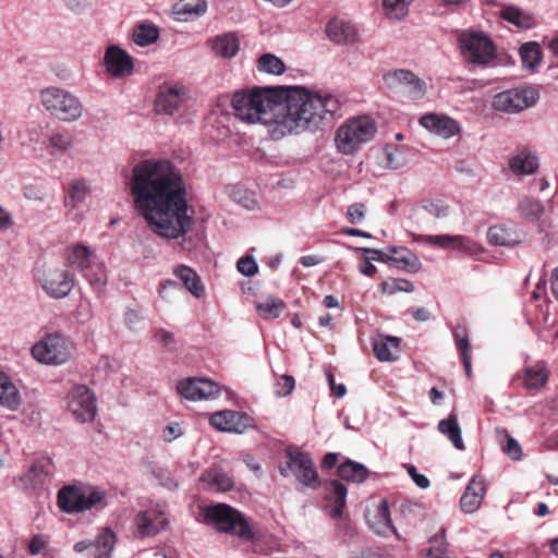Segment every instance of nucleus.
<instances>
[{"label": "nucleus", "instance_id": "f257e3e1", "mask_svg": "<svg viewBox=\"0 0 558 558\" xmlns=\"http://www.w3.org/2000/svg\"><path fill=\"white\" fill-rule=\"evenodd\" d=\"M134 206L158 236L183 238L194 219L181 171L168 159H145L132 169L129 182Z\"/></svg>", "mask_w": 558, "mask_h": 558}, {"label": "nucleus", "instance_id": "f03ea898", "mask_svg": "<svg viewBox=\"0 0 558 558\" xmlns=\"http://www.w3.org/2000/svg\"><path fill=\"white\" fill-rule=\"evenodd\" d=\"M341 116V105L335 95L294 87L280 100L277 125L281 133H314L328 128Z\"/></svg>", "mask_w": 558, "mask_h": 558}, {"label": "nucleus", "instance_id": "7ed1b4c3", "mask_svg": "<svg viewBox=\"0 0 558 558\" xmlns=\"http://www.w3.org/2000/svg\"><path fill=\"white\" fill-rule=\"evenodd\" d=\"M283 90L274 87H254L236 92L231 100L235 116L248 123L277 124Z\"/></svg>", "mask_w": 558, "mask_h": 558}, {"label": "nucleus", "instance_id": "20e7f679", "mask_svg": "<svg viewBox=\"0 0 558 558\" xmlns=\"http://www.w3.org/2000/svg\"><path fill=\"white\" fill-rule=\"evenodd\" d=\"M39 101L50 116L63 122L78 121L84 113V106L72 92L49 86L39 92Z\"/></svg>", "mask_w": 558, "mask_h": 558}, {"label": "nucleus", "instance_id": "39448f33", "mask_svg": "<svg viewBox=\"0 0 558 558\" xmlns=\"http://www.w3.org/2000/svg\"><path fill=\"white\" fill-rule=\"evenodd\" d=\"M458 46L463 60L473 66L486 68L497 58L494 41L483 32L462 31Z\"/></svg>", "mask_w": 558, "mask_h": 558}, {"label": "nucleus", "instance_id": "423d86ee", "mask_svg": "<svg viewBox=\"0 0 558 558\" xmlns=\"http://www.w3.org/2000/svg\"><path fill=\"white\" fill-rule=\"evenodd\" d=\"M108 505L106 490L99 487L65 486L58 493V506L68 513L102 509Z\"/></svg>", "mask_w": 558, "mask_h": 558}, {"label": "nucleus", "instance_id": "0eeeda50", "mask_svg": "<svg viewBox=\"0 0 558 558\" xmlns=\"http://www.w3.org/2000/svg\"><path fill=\"white\" fill-rule=\"evenodd\" d=\"M376 131V124L369 117L351 119L337 130L335 143L340 153L350 155L371 141Z\"/></svg>", "mask_w": 558, "mask_h": 558}, {"label": "nucleus", "instance_id": "6e6552de", "mask_svg": "<svg viewBox=\"0 0 558 558\" xmlns=\"http://www.w3.org/2000/svg\"><path fill=\"white\" fill-rule=\"evenodd\" d=\"M205 521L218 531L239 536L244 541L253 538L254 533L243 514L226 504L207 507Z\"/></svg>", "mask_w": 558, "mask_h": 558}, {"label": "nucleus", "instance_id": "1a4fd4ad", "mask_svg": "<svg viewBox=\"0 0 558 558\" xmlns=\"http://www.w3.org/2000/svg\"><path fill=\"white\" fill-rule=\"evenodd\" d=\"M72 342L59 332L47 335L35 343L31 350L32 355L41 364L61 365L72 355Z\"/></svg>", "mask_w": 558, "mask_h": 558}, {"label": "nucleus", "instance_id": "9d476101", "mask_svg": "<svg viewBox=\"0 0 558 558\" xmlns=\"http://www.w3.org/2000/svg\"><path fill=\"white\" fill-rule=\"evenodd\" d=\"M539 99L534 87H518L500 92L493 96L492 108L495 111L514 114L533 107Z\"/></svg>", "mask_w": 558, "mask_h": 558}, {"label": "nucleus", "instance_id": "9b49d317", "mask_svg": "<svg viewBox=\"0 0 558 558\" xmlns=\"http://www.w3.org/2000/svg\"><path fill=\"white\" fill-rule=\"evenodd\" d=\"M287 458V464L279 466V472L283 477L293 474L306 487L315 489L319 486L320 483L314 462L308 454L299 450H288Z\"/></svg>", "mask_w": 558, "mask_h": 558}, {"label": "nucleus", "instance_id": "f8f14e48", "mask_svg": "<svg viewBox=\"0 0 558 558\" xmlns=\"http://www.w3.org/2000/svg\"><path fill=\"white\" fill-rule=\"evenodd\" d=\"M54 472V463L50 458H41L22 475L14 477V485L26 494H37L45 488Z\"/></svg>", "mask_w": 558, "mask_h": 558}, {"label": "nucleus", "instance_id": "ddd939ff", "mask_svg": "<svg viewBox=\"0 0 558 558\" xmlns=\"http://www.w3.org/2000/svg\"><path fill=\"white\" fill-rule=\"evenodd\" d=\"M385 86L393 93L402 94L410 99L423 98L426 93L425 83L410 70H393L383 75Z\"/></svg>", "mask_w": 558, "mask_h": 558}, {"label": "nucleus", "instance_id": "4468645a", "mask_svg": "<svg viewBox=\"0 0 558 558\" xmlns=\"http://www.w3.org/2000/svg\"><path fill=\"white\" fill-rule=\"evenodd\" d=\"M70 413L81 423L90 422L97 413L96 398L85 385L74 386L66 396Z\"/></svg>", "mask_w": 558, "mask_h": 558}, {"label": "nucleus", "instance_id": "2eb2a0df", "mask_svg": "<svg viewBox=\"0 0 558 558\" xmlns=\"http://www.w3.org/2000/svg\"><path fill=\"white\" fill-rule=\"evenodd\" d=\"M189 93L184 86L163 85L155 99V111L158 114L174 116L185 110Z\"/></svg>", "mask_w": 558, "mask_h": 558}, {"label": "nucleus", "instance_id": "dca6fc26", "mask_svg": "<svg viewBox=\"0 0 558 558\" xmlns=\"http://www.w3.org/2000/svg\"><path fill=\"white\" fill-rule=\"evenodd\" d=\"M169 524L167 514L159 506L149 507L136 514L134 519L135 535L137 537H151L165 530Z\"/></svg>", "mask_w": 558, "mask_h": 558}, {"label": "nucleus", "instance_id": "f3484780", "mask_svg": "<svg viewBox=\"0 0 558 558\" xmlns=\"http://www.w3.org/2000/svg\"><path fill=\"white\" fill-rule=\"evenodd\" d=\"M117 542L116 534L110 529H104L94 541H80L73 550L84 554L86 558H111Z\"/></svg>", "mask_w": 558, "mask_h": 558}, {"label": "nucleus", "instance_id": "a211bd4d", "mask_svg": "<svg viewBox=\"0 0 558 558\" xmlns=\"http://www.w3.org/2000/svg\"><path fill=\"white\" fill-rule=\"evenodd\" d=\"M177 390L186 400L198 401L216 398L220 392V387L207 378L190 377L180 380Z\"/></svg>", "mask_w": 558, "mask_h": 558}, {"label": "nucleus", "instance_id": "6ab92c4d", "mask_svg": "<svg viewBox=\"0 0 558 558\" xmlns=\"http://www.w3.org/2000/svg\"><path fill=\"white\" fill-rule=\"evenodd\" d=\"M75 287L74 276L66 269H49L41 279L43 290L52 299H64Z\"/></svg>", "mask_w": 558, "mask_h": 558}, {"label": "nucleus", "instance_id": "aec40b11", "mask_svg": "<svg viewBox=\"0 0 558 558\" xmlns=\"http://www.w3.org/2000/svg\"><path fill=\"white\" fill-rule=\"evenodd\" d=\"M104 64L110 76L114 78L130 76L134 69L132 57L117 45H110L106 49Z\"/></svg>", "mask_w": 558, "mask_h": 558}, {"label": "nucleus", "instance_id": "412c9836", "mask_svg": "<svg viewBox=\"0 0 558 558\" xmlns=\"http://www.w3.org/2000/svg\"><path fill=\"white\" fill-rule=\"evenodd\" d=\"M209 422L218 430L242 434L251 425L252 418L246 413L226 410L214 413Z\"/></svg>", "mask_w": 558, "mask_h": 558}, {"label": "nucleus", "instance_id": "4be33fe9", "mask_svg": "<svg viewBox=\"0 0 558 558\" xmlns=\"http://www.w3.org/2000/svg\"><path fill=\"white\" fill-rule=\"evenodd\" d=\"M326 35L336 45H353L359 41L356 26L339 17H335L327 23Z\"/></svg>", "mask_w": 558, "mask_h": 558}, {"label": "nucleus", "instance_id": "5701e85b", "mask_svg": "<svg viewBox=\"0 0 558 558\" xmlns=\"http://www.w3.org/2000/svg\"><path fill=\"white\" fill-rule=\"evenodd\" d=\"M420 124L444 138H450L460 132V125L454 119L436 113L424 114L420 119Z\"/></svg>", "mask_w": 558, "mask_h": 558}, {"label": "nucleus", "instance_id": "b1692460", "mask_svg": "<svg viewBox=\"0 0 558 558\" xmlns=\"http://www.w3.org/2000/svg\"><path fill=\"white\" fill-rule=\"evenodd\" d=\"M420 239L429 245L438 246L445 250H457L463 253H472L475 247V242L464 235H422Z\"/></svg>", "mask_w": 558, "mask_h": 558}, {"label": "nucleus", "instance_id": "393cba45", "mask_svg": "<svg viewBox=\"0 0 558 558\" xmlns=\"http://www.w3.org/2000/svg\"><path fill=\"white\" fill-rule=\"evenodd\" d=\"M486 494L485 480L481 475L474 476L460 498L461 509L465 513L475 512Z\"/></svg>", "mask_w": 558, "mask_h": 558}, {"label": "nucleus", "instance_id": "a878e982", "mask_svg": "<svg viewBox=\"0 0 558 558\" xmlns=\"http://www.w3.org/2000/svg\"><path fill=\"white\" fill-rule=\"evenodd\" d=\"M213 53L221 59H232L240 50V39L236 33L227 32L208 40Z\"/></svg>", "mask_w": 558, "mask_h": 558}, {"label": "nucleus", "instance_id": "bb28decb", "mask_svg": "<svg viewBox=\"0 0 558 558\" xmlns=\"http://www.w3.org/2000/svg\"><path fill=\"white\" fill-rule=\"evenodd\" d=\"M508 165L514 175H529L537 170L538 158L531 150L521 149L510 157Z\"/></svg>", "mask_w": 558, "mask_h": 558}, {"label": "nucleus", "instance_id": "cd10ccee", "mask_svg": "<svg viewBox=\"0 0 558 558\" xmlns=\"http://www.w3.org/2000/svg\"><path fill=\"white\" fill-rule=\"evenodd\" d=\"M487 240L493 245L515 246L522 242V236L514 228L495 225L488 228Z\"/></svg>", "mask_w": 558, "mask_h": 558}, {"label": "nucleus", "instance_id": "c85d7f7f", "mask_svg": "<svg viewBox=\"0 0 558 558\" xmlns=\"http://www.w3.org/2000/svg\"><path fill=\"white\" fill-rule=\"evenodd\" d=\"M388 251L390 253V256H388L389 260L393 263L399 269L409 272H416L420 270V258L409 248L403 246H390L388 247Z\"/></svg>", "mask_w": 558, "mask_h": 558}, {"label": "nucleus", "instance_id": "c756f323", "mask_svg": "<svg viewBox=\"0 0 558 558\" xmlns=\"http://www.w3.org/2000/svg\"><path fill=\"white\" fill-rule=\"evenodd\" d=\"M400 338L392 336H378L373 340L375 356L381 362L395 361L398 357Z\"/></svg>", "mask_w": 558, "mask_h": 558}, {"label": "nucleus", "instance_id": "7c9ffc66", "mask_svg": "<svg viewBox=\"0 0 558 558\" xmlns=\"http://www.w3.org/2000/svg\"><path fill=\"white\" fill-rule=\"evenodd\" d=\"M326 498L333 502L331 517L338 519L342 515L345 507L348 488L338 480H331L325 485Z\"/></svg>", "mask_w": 558, "mask_h": 558}, {"label": "nucleus", "instance_id": "2f4dec72", "mask_svg": "<svg viewBox=\"0 0 558 558\" xmlns=\"http://www.w3.org/2000/svg\"><path fill=\"white\" fill-rule=\"evenodd\" d=\"M368 524L378 535L387 536L390 533L396 534L387 501H381L377 506L376 512L368 518Z\"/></svg>", "mask_w": 558, "mask_h": 558}, {"label": "nucleus", "instance_id": "473e14b6", "mask_svg": "<svg viewBox=\"0 0 558 558\" xmlns=\"http://www.w3.org/2000/svg\"><path fill=\"white\" fill-rule=\"evenodd\" d=\"M206 0H180L172 8L178 21H189L202 16L207 11Z\"/></svg>", "mask_w": 558, "mask_h": 558}, {"label": "nucleus", "instance_id": "72a5a7b5", "mask_svg": "<svg viewBox=\"0 0 558 558\" xmlns=\"http://www.w3.org/2000/svg\"><path fill=\"white\" fill-rule=\"evenodd\" d=\"M21 403L22 399L17 387L8 375L0 373V405L10 411H15Z\"/></svg>", "mask_w": 558, "mask_h": 558}, {"label": "nucleus", "instance_id": "f704fd0d", "mask_svg": "<svg viewBox=\"0 0 558 558\" xmlns=\"http://www.w3.org/2000/svg\"><path fill=\"white\" fill-rule=\"evenodd\" d=\"M92 256L93 252L88 246L74 244L68 248L66 262L83 275L93 266Z\"/></svg>", "mask_w": 558, "mask_h": 558}, {"label": "nucleus", "instance_id": "c9c22d12", "mask_svg": "<svg viewBox=\"0 0 558 558\" xmlns=\"http://www.w3.org/2000/svg\"><path fill=\"white\" fill-rule=\"evenodd\" d=\"M519 53L523 68L532 73L537 72L543 61L541 45L536 41L525 43L520 47Z\"/></svg>", "mask_w": 558, "mask_h": 558}, {"label": "nucleus", "instance_id": "e433bc0d", "mask_svg": "<svg viewBox=\"0 0 558 558\" xmlns=\"http://www.w3.org/2000/svg\"><path fill=\"white\" fill-rule=\"evenodd\" d=\"M174 275L183 282L184 287L195 298H202L205 293V287L201 277L191 267L180 265L174 269Z\"/></svg>", "mask_w": 558, "mask_h": 558}, {"label": "nucleus", "instance_id": "4c0bfd02", "mask_svg": "<svg viewBox=\"0 0 558 558\" xmlns=\"http://www.w3.org/2000/svg\"><path fill=\"white\" fill-rule=\"evenodd\" d=\"M500 17L522 29H530L535 25L533 14L515 5L504 7L500 11Z\"/></svg>", "mask_w": 558, "mask_h": 558}, {"label": "nucleus", "instance_id": "58836bf2", "mask_svg": "<svg viewBox=\"0 0 558 558\" xmlns=\"http://www.w3.org/2000/svg\"><path fill=\"white\" fill-rule=\"evenodd\" d=\"M201 481L207 485L209 489L217 492L230 490L234 485L233 480L218 468L205 471L201 476Z\"/></svg>", "mask_w": 558, "mask_h": 558}, {"label": "nucleus", "instance_id": "ea45409f", "mask_svg": "<svg viewBox=\"0 0 558 558\" xmlns=\"http://www.w3.org/2000/svg\"><path fill=\"white\" fill-rule=\"evenodd\" d=\"M438 430L447 436L453 447L458 450H464L465 446L462 439V432L458 423L457 415L450 413L447 418L439 421Z\"/></svg>", "mask_w": 558, "mask_h": 558}, {"label": "nucleus", "instance_id": "a19ab883", "mask_svg": "<svg viewBox=\"0 0 558 558\" xmlns=\"http://www.w3.org/2000/svg\"><path fill=\"white\" fill-rule=\"evenodd\" d=\"M518 213L521 218L536 222L545 214V206L536 198L522 196L518 203Z\"/></svg>", "mask_w": 558, "mask_h": 558}, {"label": "nucleus", "instance_id": "79ce46f5", "mask_svg": "<svg viewBox=\"0 0 558 558\" xmlns=\"http://www.w3.org/2000/svg\"><path fill=\"white\" fill-rule=\"evenodd\" d=\"M338 475L344 481L362 483L367 478L368 470L361 463L347 460L338 466Z\"/></svg>", "mask_w": 558, "mask_h": 558}, {"label": "nucleus", "instance_id": "37998d69", "mask_svg": "<svg viewBox=\"0 0 558 558\" xmlns=\"http://www.w3.org/2000/svg\"><path fill=\"white\" fill-rule=\"evenodd\" d=\"M89 193V185L85 179H76L69 183L65 196V206L75 208L83 203Z\"/></svg>", "mask_w": 558, "mask_h": 558}, {"label": "nucleus", "instance_id": "c03bdc74", "mask_svg": "<svg viewBox=\"0 0 558 558\" xmlns=\"http://www.w3.org/2000/svg\"><path fill=\"white\" fill-rule=\"evenodd\" d=\"M228 194L234 203L241 205L245 209L255 210L258 208V202L256 199L255 193L248 191L242 185L236 184L230 186Z\"/></svg>", "mask_w": 558, "mask_h": 558}, {"label": "nucleus", "instance_id": "a18cd8bd", "mask_svg": "<svg viewBox=\"0 0 558 558\" xmlns=\"http://www.w3.org/2000/svg\"><path fill=\"white\" fill-rule=\"evenodd\" d=\"M414 0H383V10L386 17L393 21L404 20L410 12Z\"/></svg>", "mask_w": 558, "mask_h": 558}, {"label": "nucleus", "instance_id": "49530a36", "mask_svg": "<svg viewBox=\"0 0 558 558\" xmlns=\"http://www.w3.org/2000/svg\"><path fill=\"white\" fill-rule=\"evenodd\" d=\"M132 38L137 46L146 47L158 40L159 29L154 24L143 23L134 28Z\"/></svg>", "mask_w": 558, "mask_h": 558}, {"label": "nucleus", "instance_id": "de8ad7c7", "mask_svg": "<svg viewBox=\"0 0 558 558\" xmlns=\"http://www.w3.org/2000/svg\"><path fill=\"white\" fill-rule=\"evenodd\" d=\"M284 308V302L274 296H268L264 302L256 304V310L264 319L279 317Z\"/></svg>", "mask_w": 558, "mask_h": 558}, {"label": "nucleus", "instance_id": "09e8293b", "mask_svg": "<svg viewBox=\"0 0 558 558\" xmlns=\"http://www.w3.org/2000/svg\"><path fill=\"white\" fill-rule=\"evenodd\" d=\"M48 146L58 153H68L73 146V137L66 130L53 131L48 137Z\"/></svg>", "mask_w": 558, "mask_h": 558}, {"label": "nucleus", "instance_id": "8fccbe9b", "mask_svg": "<svg viewBox=\"0 0 558 558\" xmlns=\"http://www.w3.org/2000/svg\"><path fill=\"white\" fill-rule=\"evenodd\" d=\"M257 69L268 74L280 75L286 71V65L279 57L264 53L258 58Z\"/></svg>", "mask_w": 558, "mask_h": 558}, {"label": "nucleus", "instance_id": "3c124183", "mask_svg": "<svg viewBox=\"0 0 558 558\" xmlns=\"http://www.w3.org/2000/svg\"><path fill=\"white\" fill-rule=\"evenodd\" d=\"M384 293L395 294L397 292L412 293L415 290L414 283L407 279H391L380 283Z\"/></svg>", "mask_w": 558, "mask_h": 558}, {"label": "nucleus", "instance_id": "603ef678", "mask_svg": "<svg viewBox=\"0 0 558 558\" xmlns=\"http://www.w3.org/2000/svg\"><path fill=\"white\" fill-rule=\"evenodd\" d=\"M543 45L550 53L547 70L558 69V31L543 38Z\"/></svg>", "mask_w": 558, "mask_h": 558}, {"label": "nucleus", "instance_id": "864d4df0", "mask_svg": "<svg viewBox=\"0 0 558 558\" xmlns=\"http://www.w3.org/2000/svg\"><path fill=\"white\" fill-rule=\"evenodd\" d=\"M547 374L544 368H527L525 372V385L529 388H538L545 384Z\"/></svg>", "mask_w": 558, "mask_h": 558}, {"label": "nucleus", "instance_id": "5fc2aeb1", "mask_svg": "<svg viewBox=\"0 0 558 558\" xmlns=\"http://www.w3.org/2000/svg\"><path fill=\"white\" fill-rule=\"evenodd\" d=\"M295 387V380L291 375L280 376L275 384V392L278 397L290 395Z\"/></svg>", "mask_w": 558, "mask_h": 558}, {"label": "nucleus", "instance_id": "6e6d98bb", "mask_svg": "<svg viewBox=\"0 0 558 558\" xmlns=\"http://www.w3.org/2000/svg\"><path fill=\"white\" fill-rule=\"evenodd\" d=\"M83 277L95 288H102L106 282V275L100 267L94 268L93 266L83 274Z\"/></svg>", "mask_w": 558, "mask_h": 558}, {"label": "nucleus", "instance_id": "4d7b16f0", "mask_svg": "<svg viewBox=\"0 0 558 558\" xmlns=\"http://www.w3.org/2000/svg\"><path fill=\"white\" fill-rule=\"evenodd\" d=\"M453 338L462 357L463 355L471 354L470 341L466 329L464 327L456 328L453 331Z\"/></svg>", "mask_w": 558, "mask_h": 558}, {"label": "nucleus", "instance_id": "13d9d810", "mask_svg": "<svg viewBox=\"0 0 558 558\" xmlns=\"http://www.w3.org/2000/svg\"><path fill=\"white\" fill-rule=\"evenodd\" d=\"M143 322H144V315L138 310L129 308L124 313V324L132 331L140 330Z\"/></svg>", "mask_w": 558, "mask_h": 558}, {"label": "nucleus", "instance_id": "bf43d9fd", "mask_svg": "<svg viewBox=\"0 0 558 558\" xmlns=\"http://www.w3.org/2000/svg\"><path fill=\"white\" fill-rule=\"evenodd\" d=\"M423 208L437 219L446 218L449 215V206L441 201H433L423 206Z\"/></svg>", "mask_w": 558, "mask_h": 558}, {"label": "nucleus", "instance_id": "052dcab7", "mask_svg": "<svg viewBox=\"0 0 558 558\" xmlns=\"http://www.w3.org/2000/svg\"><path fill=\"white\" fill-rule=\"evenodd\" d=\"M154 340L166 348L169 351H172L175 349V339L172 332L166 330V329H156L154 331Z\"/></svg>", "mask_w": 558, "mask_h": 558}, {"label": "nucleus", "instance_id": "680f3d73", "mask_svg": "<svg viewBox=\"0 0 558 558\" xmlns=\"http://www.w3.org/2000/svg\"><path fill=\"white\" fill-rule=\"evenodd\" d=\"M236 268L240 274L246 277L254 276L258 271V266L252 256H245L238 260Z\"/></svg>", "mask_w": 558, "mask_h": 558}, {"label": "nucleus", "instance_id": "e2e57ef3", "mask_svg": "<svg viewBox=\"0 0 558 558\" xmlns=\"http://www.w3.org/2000/svg\"><path fill=\"white\" fill-rule=\"evenodd\" d=\"M64 7L74 14H83L92 8V0H61Z\"/></svg>", "mask_w": 558, "mask_h": 558}, {"label": "nucleus", "instance_id": "0e129e2a", "mask_svg": "<svg viewBox=\"0 0 558 558\" xmlns=\"http://www.w3.org/2000/svg\"><path fill=\"white\" fill-rule=\"evenodd\" d=\"M348 219L351 223H360L365 218V205L363 203H354L348 208Z\"/></svg>", "mask_w": 558, "mask_h": 558}, {"label": "nucleus", "instance_id": "69168bd1", "mask_svg": "<svg viewBox=\"0 0 558 558\" xmlns=\"http://www.w3.org/2000/svg\"><path fill=\"white\" fill-rule=\"evenodd\" d=\"M507 442L504 447V451L514 461L520 460L522 457V449L520 444L510 435H506Z\"/></svg>", "mask_w": 558, "mask_h": 558}, {"label": "nucleus", "instance_id": "338daca9", "mask_svg": "<svg viewBox=\"0 0 558 558\" xmlns=\"http://www.w3.org/2000/svg\"><path fill=\"white\" fill-rule=\"evenodd\" d=\"M408 474L420 488L426 489L429 487V480L424 474H420L414 465L408 468Z\"/></svg>", "mask_w": 558, "mask_h": 558}, {"label": "nucleus", "instance_id": "774afa93", "mask_svg": "<svg viewBox=\"0 0 558 558\" xmlns=\"http://www.w3.org/2000/svg\"><path fill=\"white\" fill-rule=\"evenodd\" d=\"M182 435V429L180 424L178 423H170L166 426L162 433V437L166 441L171 442L172 440L177 439Z\"/></svg>", "mask_w": 558, "mask_h": 558}]
</instances>
